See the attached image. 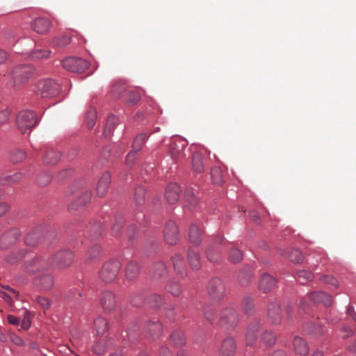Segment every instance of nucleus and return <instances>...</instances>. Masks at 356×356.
<instances>
[{"mask_svg": "<svg viewBox=\"0 0 356 356\" xmlns=\"http://www.w3.org/2000/svg\"><path fill=\"white\" fill-rule=\"evenodd\" d=\"M283 313L286 315V319L291 321L293 316V309L290 305L282 308L280 303L275 300L268 304L266 318L270 324L279 325L283 321Z\"/></svg>", "mask_w": 356, "mask_h": 356, "instance_id": "obj_1", "label": "nucleus"}, {"mask_svg": "<svg viewBox=\"0 0 356 356\" xmlns=\"http://www.w3.org/2000/svg\"><path fill=\"white\" fill-rule=\"evenodd\" d=\"M33 67L29 65L15 66L10 74V83L14 90L24 86L33 74Z\"/></svg>", "mask_w": 356, "mask_h": 356, "instance_id": "obj_2", "label": "nucleus"}, {"mask_svg": "<svg viewBox=\"0 0 356 356\" xmlns=\"http://www.w3.org/2000/svg\"><path fill=\"white\" fill-rule=\"evenodd\" d=\"M332 303V298L324 291H314L307 294L301 300V305L303 307L312 305L322 304L329 307Z\"/></svg>", "mask_w": 356, "mask_h": 356, "instance_id": "obj_3", "label": "nucleus"}, {"mask_svg": "<svg viewBox=\"0 0 356 356\" xmlns=\"http://www.w3.org/2000/svg\"><path fill=\"white\" fill-rule=\"evenodd\" d=\"M16 123L19 131L24 134L36 124V115L31 111H22L18 113Z\"/></svg>", "mask_w": 356, "mask_h": 356, "instance_id": "obj_4", "label": "nucleus"}, {"mask_svg": "<svg viewBox=\"0 0 356 356\" xmlns=\"http://www.w3.org/2000/svg\"><path fill=\"white\" fill-rule=\"evenodd\" d=\"M37 92L44 98L54 97L59 95L60 86L53 79H46L38 82Z\"/></svg>", "mask_w": 356, "mask_h": 356, "instance_id": "obj_5", "label": "nucleus"}, {"mask_svg": "<svg viewBox=\"0 0 356 356\" xmlns=\"http://www.w3.org/2000/svg\"><path fill=\"white\" fill-rule=\"evenodd\" d=\"M121 268L120 263L117 260L106 262L99 272L100 279L104 282H111L118 276Z\"/></svg>", "mask_w": 356, "mask_h": 356, "instance_id": "obj_6", "label": "nucleus"}, {"mask_svg": "<svg viewBox=\"0 0 356 356\" xmlns=\"http://www.w3.org/2000/svg\"><path fill=\"white\" fill-rule=\"evenodd\" d=\"M52 265V261L44 257H35L25 264V270L29 273H35L47 270Z\"/></svg>", "mask_w": 356, "mask_h": 356, "instance_id": "obj_7", "label": "nucleus"}, {"mask_svg": "<svg viewBox=\"0 0 356 356\" xmlns=\"http://www.w3.org/2000/svg\"><path fill=\"white\" fill-rule=\"evenodd\" d=\"M62 64L67 70L76 73L83 72L89 67L87 60L74 56L66 58L63 60Z\"/></svg>", "mask_w": 356, "mask_h": 356, "instance_id": "obj_8", "label": "nucleus"}, {"mask_svg": "<svg viewBox=\"0 0 356 356\" xmlns=\"http://www.w3.org/2000/svg\"><path fill=\"white\" fill-rule=\"evenodd\" d=\"M239 321V315L233 307H227L220 314L219 323L227 328L234 327Z\"/></svg>", "mask_w": 356, "mask_h": 356, "instance_id": "obj_9", "label": "nucleus"}, {"mask_svg": "<svg viewBox=\"0 0 356 356\" xmlns=\"http://www.w3.org/2000/svg\"><path fill=\"white\" fill-rule=\"evenodd\" d=\"M74 259V254L69 250H61L51 258L52 265L58 268H65L70 266Z\"/></svg>", "mask_w": 356, "mask_h": 356, "instance_id": "obj_10", "label": "nucleus"}, {"mask_svg": "<svg viewBox=\"0 0 356 356\" xmlns=\"http://www.w3.org/2000/svg\"><path fill=\"white\" fill-rule=\"evenodd\" d=\"M224 243L225 241L220 235L214 236L211 244L209 246L206 251L207 259L210 261L216 263L220 260L221 245H222Z\"/></svg>", "mask_w": 356, "mask_h": 356, "instance_id": "obj_11", "label": "nucleus"}, {"mask_svg": "<svg viewBox=\"0 0 356 356\" xmlns=\"http://www.w3.org/2000/svg\"><path fill=\"white\" fill-rule=\"evenodd\" d=\"M207 290L209 296L213 300H220L225 294V286L222 281L218 277L209 282Z\"/></svg>", "mask_w": 356, "mask_h": 356, "instance_id": "obj_12", "label": "nucleus"}, {"mask_svg": "<svg viewBox=\"0 0 356 356\" xmlns=\"http://www.w3.org/2000/svg\"><path fill=\"white\" fill-rule=\"evenodd\" d=\"M20 237V232L17 228H12L5 232L0 238V248L8 249L17 241Z\"/></svg>", "mask_w": 356, "mask_h": 356, "instance_id": "obj_13", "label": "nucleus"}, {"mask_svg": "<svg viewBox=\"0 0 356 356\" xmlns=\"http://www.w3.org/2000/svg\"><path fill=\"white\" fill-rule=\"evenodd\" d=\"M179 236L177 224L174 221L168 222L163 230L165 241L169 245H175L179 240Z\"/></svg>", "mask_w": 356, "mask_h": 356, "instance_id": "obj_14", "label": "nucleus"}, {"mask_svg": "<svg viewBox=\"0 0 356 356\" xmlns=\"http://www.w3.org/2000/svg\"><path fill=\"white\" fill-rule=\"evenodd\" d=\"M100 304L106 312L114 311L117 306L115 294L110 291H104L100 296Z\"/></svg>", "mask_w": 356, "mask_h": 356, "instance_id": "obj_15", "label": "nucleus"}, {"mask_svg": "<svg viewBox=\"0 0 356 356\" xmlns=\"http://www.w3.org/2000/svg\"><path fill=\"white\" fill-rule=\"evenodd\" d=\"M262 323L260 320L252 321L248 327L245 334V341L247 345L252 346L257 339V332L261 327Z\"/></svg>", "mask_w": 356, "mask_h": 356, "instance_id": "obj_16", "label": "nucleus"}, {"mask_svg": "<svg viewBox=\"0 0 356 356\" xmlns=\"http://www.w3.org/2000/svg\"><path fill=\"white\" fill-rule=\"evenodd\" d=\"M277 284L276 279L268 273H263L259 282V289L264 293L271 291Z\"/></svg>", "mask_w": 356, "mask_h": 356, "instance_id": "obj_17", "label": "nucleus"}, {"mask_svg": "<svg viewBox=\"0 0 356 356\" xmlns=\"http://www.w3.org/2000/svg\"><path fill=\"white\" fill-rule=\"evenodd\" d=\"M293 348L296 355L298 356H306L309 351V346L306 340L298 335L293 337Z\"/></svg>", "mask_w": 356, "mask_h": 356, "instance_id": "obj_18", "label": "nucleus"}, {"mask_svg": "<svg viewBox=\"0 0 356 356\" xmlns=\"http://www.w3.org/2000/svg\"><path fill=\"white\" fill-rule=\"evenodd\" d=\"M181 192L180 186L175 183H171L168 185L165 189V197L169 204H173L179 199Z\"/></svg>", "mask_w": 356, "mask_h": 356, "instance_id": "obj_19", "label": "nucleus"}, {"mask_svg": "<svg viewBox=\"0 0 356 356\" xmlns=\"http://www.w3.org/2000/svg\"><path fill=\"white\" fill-rule=\"evenodd\" d=\"M51 27V22L48 19L38 17L31 24L32 29L36 33L43 34L49 31Z\"/></svg>", "mask_w": 356, "mask_h": 356, "instance_id": "obj_20", "label": "nucleus"}, {"mask_svg": "<svg viewBox=\"0 0 356 356\" xmlns=\"http://www.w3.org/2000/svg\"><path fill=\"white\" fill-rule=\"evenodd\" d=\"M54 278L50 274H43L35 280V285L41 290H49L54 285Z\"/></svg>", "mask_w": 356, "mask_h": 356, "instance_id": "obj_21", "label": "nucleus"}, {"mask_svg": "<svg viewBox=\"0 0 356 356\" xmlns=\"http://www.w3.org/2000/svg\"><path fill=\"white\" fill-rule=\"evenodd\" d=\"M236 349V341L232 337L225 338L220 347V353L225 356H229L234 354Z\"/></svg>", "mask_w": 356, "mask_h": 356, "instance_id": "obj_22", "label": "nucleus"}, {"mask_svg": "<svg viewBox=\"0 0 356 356\" xmlns=\"http://www.w3.org/2000/svg\"><path fill=\"white\" fill-rule=\"evenodd\" d=\"M111 177L109 172H104L98 181L97 186V193L98 196L103 197L106 195Z\"/></svg>", "mask_w": 356, "mask_h": 356, "instance_id": "obj_23", "label": "nucleus"}, {"mask_svg": "<svg viewBox=\"0 0 356 356\" xmlns=\"http://www.w3.org/2000/svg\"><path fill=\"white\" fill-rule=\"evenodd\" d=\"M202 234L203 229L200 225L192 224L188 231L189 241L195 245H199L202 241Z\"/></svg>", "mask_w": 356, "mask_h": 356, "instance_id": "obj_24", "label": "nucleus"}, {"mask_svg": "<svg viewBox=\"0 0 356 356\" xmlns=\"http://www.w3.org/2000/svg\"><path fill=\"white\" fill-rule=\"evenodd\" d=\"M151 274L154 281H159L167 275V267L163 262H156L151 268Z\"/></svg>", "mask_w": 356, "mask_h": 356, "instance_id": "obj_25", "label": "nucleus"}, {"mask_svg": "<svg viewBox=\"0 0 356 356\" xmlns=\"http://www.w3.org/2000/svg\"><path fill=\"white\" fill-rule=\"evenodd\" d=\"M184 200L190 209L195 208L198 204V198L195 193V191L192 188H187L184 193Z\"/></svg>", "mask_w": 356, "mask_h": 356, "instance_id": "obj_26", "label": "nucleus"}, {"mask_svg": "<svg viewBox=\"0 0 356 356\" xmlns=\"http://www.w3.org/2000/svg\"><path fill=\"white\" fill-rule=\"evenodd\" d=\"M92 196L91 191H86L84 192L78 200H76L75 202H72L69 205V210H76L79 207H83L87 203H88L90 200Z\"/></svg>", "mask_w": 356, "mask_h": 356, "instance_id": "obj_27", "label": "nucleus"}, {"mask_svg": "<svg viewBox=\"0 0 356 356\" xmlns=\"http://www.w3.org/2000/svg\"><path fill=\"white\" fill-rule=\"evenodd\" d=\"M241 305L245 314L250 316L255 313L256 309L254 301L250 296H245L243 298Z\"/></svg>", "mask_w": 356, "mask_h": 356, "instance_id": "obj_28", "label": "nucleus"}, {"mask_svg": "<svg viewBox=\"0 0 356 356\" xmlns=\"http://www.w3.org/2000/svg\"><path fill=\"white\" fill-rule=\"evenodd\" d=\"M175 270L181 277L186 275V268L183 257L180 254H176L172 258Z\"/></svg>", "mask_w": 356, "mask_h": 356, "instance_id": "obj_29", "label": "nucleus"}, {"mask_svg": "<svg viewBox=\"0 0 356 356\" xmlns=\"http://www.w3.org/2000/svg\"><path fill=\"white\" fill-rule=\"evenodd\" d=\"M60 158V154L58 152L49 149L44 152L42 159L46 165H54L58 162Z\"/></svg>", "mask_w": 356, "mask_h": 356, "instance_id": "obj_30", "label": "nucleus"}, {"mask_svg": "<svg viewBox=\"0 0 356 356\" xmlns=\"http://www.w3.org/2000/svg\"><path fill=\"white\" fill-rule=\"evenodd\" d=\"M101 255V247L95 244L90 248L86 255V262L92 263L96 261Z\"/></svg>", "mask_w": 356, "mask_h": 356, "instance_id": "obj_31", "label": "nucleus"}, {"mask_svg": "<svg viewBox=\"0 0 356 356\" xmlns=\"http://www.w3.org/2000/svg\"><path fill=\"white\" fill-rule=\"evenodd\" d=\"M280 254L286 257L291 261L298 264L301 263L304 258L301 252L293 248H290Z\"/></svg>", "mask_w": 356, "mask_h": 356, "instance_id": "obj_32", "label": "nucleus"}, {"mask_svg": "<svg viewBox=\"0 0 356 356\" xmlns=\"http://www.w3.org/2000/svg\"><path fill=\"white\" fill-rule=\"evenodd\" d=\"M94 327L97 334H103L108 330V322L103 317H97L94 320Z\"/></svg>", "mask_w": 356, "mask_h": 356, "instance_id": "obj_33", "label": "nucleus"}, {"mask_svg": "<svg viewBox=\"0 0 356 356\" xmlns=\"http://www.w3.org/2000/svg\"><path fill=\"white\" fill-rule=\"evenodd\" d=\"M277 336L275 333L271 330H266L261 334V341L267 347L274 345L276 342Z\"/></svg>", "mask_w": 356, "mask_h": 356, "instance_id": "obj_34", "label": "nucleus"}, {"mask_svg": "<svg viewBox=\"0 0 356 356\" xmlns=\"http://www.w3.org/2000/svg\"><path fill=\"white\" fill-rule=\"evenodd\" d=\"M139 266L135 261H131L127 264L125 270L127 279L133 280L136 278L139 274Z\"/></svg>", "mask_w": 356, "mask_h": 356, "instance_id": "obj_35", "label": "nucleus"}, {"mask_svg": "<svg viewBox=\"0 0 356 356\" xmlns=\"http://www.w3.org/2000/svg\"><path fill=\"white\" fill-rule=\"evenodd\" d=\"M188 262L193 269H199L201 266L200 256L194 250L190 249L188 253Z\"/></svg>", "mask_w": 356, "mask_h": 356, "instance_id": "obj_36", "label": "nucleus"}, {"mask_svg": "<svg viewBox=\"0 0 356 356\" xmlns=\"http://www.w3.org/2000/svg\"><path fill=\"white\" fill-rule=\"evenodd\" d=\"M192 168L196 173H202L204 172L203 157L200 154H194L192 160Z\"/></svg>", "mask_w": 356, "mask_h": 356, "instance_id": "obj_37", "label": "nucleus"}, {"mask_svg": "<svg viewBox=\"0 0 356 356\" xmlns=\"http://www.w3.org/2000/svg\"><path fill=\"white\" fill-rule=\"evenodd\" d=\"M314 274L310 270H299L296 272V279L301 284L312 281L314 279Z\"/></svg>", "mask_w": 356, "mask_h": 356, "instance_id": "obj_38", "label": "nucleus"}, {"mask_svg": "<svg viewBox=\"0 0 356 356\" xmlns=\"http://www.w3.org/2000/svg\"><path fill=\"white\" fill-rule=\"evenodd\" d=\"M180 145L177 143L172 144L170 148V155L174 161H177L182 154L183 149L186 146L182 140H179Z\"/></svg>", "mask_w": 356, "mask_h": 356, "instance_id": "obj_39", "label": "nucleus"}, {"mask_svg": "<svg viewBox=\"0 0 356 356\" xmlns=\"http://www.w3.org/2000/svg\"><path fill=\"white\" fill-rule=\"evenodd\" d=\"M145 330L149 335L154 336L160 333L162 326L158 321H150L146 323Z\"/></svg>", "mask_w": 356, "mask_h": 356, "instance_id": "obj_40", "label": "nucleus"}, {"mask_svg": "<svg viewBox=\"0 0 356 356\" xmlns=\"http://www.w3.org/2000/svg\"><path fill=\"white\" fill-rule=\"evenodd\" d=\"M119 119L117 116L111 115H110L106 120L104 134L106 137H108L111 136L113 130L115 129V126L118 124Z\"/></svg>", "mask_w": 356, "mask_h": 356, "instance_id": "obj_41", "label": "nucleus"}, {"mask_svg": "<svg viewBox=\"0 0 356 356\" xmlns=\"http://www.w3.org/2000/svg\"><path fill=\"white\" fill-rule=\"evenodd\" d=\"M211 177L213 183L217 185H222L224 182L222 170L219 167H214L211 170Z\"/></svg>", "mask_w": 356, "mask_h": 356, "instance_id": "obj_42", "label": "nucleus"}, {"mask_svg": "<svg viewBox=\"0 0 356 356\" xmlns=\"http://www.w3.org/2000/svg\"><path fill=\"white\" fill-rule=\"evenodd\" d=\"M40 238V234L38 230H33L29 233L26 237L25 242L27 245L35 246L38 244Z\"/></svg>", "mask_w": 356, "mask_h": 356, "instance_id": "obj_43", "label": "nucleus"}, {"mask_svg": "<svg viewBox=\"0 0 356 356\" xmlns=\"http://www.w3.org/2000/svg\"><path fill=\"white\" fill-rule=\"evenodd\" d=\"M26 254V250L24 249H22L17 252H12L7 257L6 260L10 264H15L20 261L22 258H24Z\"/></svg>", "mask_w": 356, "mask_h": 356, "instance_id": "obj_44", "label": "nucleus"}, {"mask_svg": "<svg viewBox=\"0 0 356 356\" xmlns=\"http://www.w3.org/2000/svg\"><path fill=\"white\" fill-rule=\"evenodd\" d=\"M124 223V218L122 216H117L111 228V234L114 236H119Z\"/></svg>", "mask_w": 356, "mask_h": 356, "instance_id": "obj_45", "label": "nucleus"}, {"mask_svg": "<svg viewBox=\"0 0 356 356\" xmlns=\"http://www.w3.org/2000/svg\"><path fill=\"white\" fill-rule=\"evenodd\" d=\"M71 42V37L70 35H62L55 37L52 40V44L57 47H63Z\"/></svg>", "mask_w": 356, "mask_h": 356, "instance_id": "obj_46", "label": "nucleus"}, {"mask_svg": "<svg viewBox=\"0 0 356 356\" xmlns=\"http://www.w3.org/2000/svg\"><path fill=\"white\" fill-rule=\"evenodd\" d=\"M145 189L142 186H138L135 189L134 199L137 205H142L145 202Z\"/></svg>", "mask_w": 356, "mask_h": 356, "instance_id": "obj_47", "label": "nucleus"}, {"mask_svg": "<svg viewBox=\"0 0 356 356\" xmlns=\"http://www.w3.org/2000/svg\"><path fill=\"white\" fill-rule=\"evenodd\" d=\"M146 139H147V136L145 134L142 133V134L138 135L134 140V143L132 145V150H134L136 152L140 151V149L142 148L143 145H144Z\"/></svg>", "mask_w": 356, "mask_h": 356, "instance_id": "obj_48", "label": "nucleus"}, {"mask_svg": "<svg viewBox=\"0 0 356 356\" xmlns=\"http://www.w3.org/2000/svg\"><path fill=\"white\" fill-rule=\"evenodd\" d=\"M243 258L242 252L235 248H232L229 253V260L234 263H238L241 261Z\"/></svg>", "mask_w": 356, "mask_h": 356, "instance_id": "obj_49", "label": "nucleus"}, {"mask_svg": "<svg viewBox=\"0 0 356 356\" xmlns=\"http://www.w3.org/2000/svg\"><path fill=\"white\" fill-rule=\"evenodd\" d=\"M172 342L177 346H182L185 343V337L182 332L175 331L171 334Z\"/></svg>", "mask_w": 356, "mask_h": 356, "instance_id": "obj_50", "label": "nucleus"}, {"mask_svg": "<svg viewBox=\"0 0 356 356\" xmlns=\"http://www.w3.org/2000/svg\"><path fill=\"white\" fill-rule=\"evenodd\" d=\"M83 295L81 291L74 290L69 292L67 299L76 305H79L81 303V298Z\"/></svg>", "mask_w": 356, "mask_h": 356, "instance_id": "obj_51", "label": "nucleus"}, {"mask_svg": "<svg viewBox=\"0 0 356 356\" xmlns=\"http://www.w3.org/2000/svg\"><path fill=\"white\" fill-rule=\"evenodd\" d=\"M22 178V175L20 172H17L13 175H10L0 179V184L4 185L11 183H15L19 181Z\"/></svg>", "mask_w": 356, "mask_h": 356, "instance_id": "obj_52", "label": "nucleus"}, {"mask_svg": "<svg viewBox=\"0 0 356 356\" xmlns=\"http://www.w3.org/2000/svg\"><path fill=\"white\" fill-rule=\"evenodd\" d=\"M308 332L315 337H319L325 334V330L321 325L312 324L309 327Z\"/></svg>", "mask_w": 356, "mask_h": 356, "instance_id": "obj_53", "label": "nucleus"}, {"mask_svg": "<svg viewBox=\"0 0 356 356\" xmlns=\"http://www.w3.org/2000/svg\"><path fill=\"white\" fill-rule=\"evenodd\" d=\"M168 291L174 296H178L181 293V288L176 282H171L168 284Z\"/></svg>", "mask_w": 356, "mask_h": 356, "instance_id": "obj_54", "label": "nucleus"}, {"mask_svg": "<svg viewBox=\"0 0 356 356\" xmlns=\"http://www.w3.org/2000/svg\"><path fill=\"white\" fill-rule=\"evenodd\" d=\"M125 90V86L121 83H116L112 86L111 92L115 97H119Z\"/></svg>", "mask_w": 356, "mask_h": 356, "instance_id": "obj_55", "label": "nucleus"}, {"mask_svg": "<svg viewBox=\"0 0 356 356\" xmlns=\"http://www.w3.org/2000/svg\"><path fill=\"white\" fill-rule=\"evenodd\" d=\"M31 313L26 310L21 324L22 329L27 330L31 327Z\"/></svg>", "mask_w": 356, "mask_h": 356, "instance_id": "obj_56", "label": "nucleus"}, {"mask_svg": "<svg viewBox=\"0 0 356 356\" xmlns=\"http://www.w3.org/2000/svg\"><path fill=\"white\" fill-rule=\"evenodd\" d=\"M50 54V51L43 49H36L31 54L33 59H41L47 58Z\"/></svg>", "mask_w": 356, "mask_h": 356, "instance_id": "obj_57", "label": "nucleus"}, {"mask_svg": "<svg viewBox=\"0 0 356 356\" xmlns=\"http://www.w3.org/2000/svg\"><path fill=\"white\" fill-rule=\"evenodd\" d=\"M320 280L324 283L329 284L335 287L339 286V283H338L337 280L332 276H330L327 275H323L321 276Z\"/></svg>", "mask_w": 356, "mask_h": 356, "instance_id": "obj_58", "label": "nucleus"}, {"mask_svg": "<svg viewBox=\"0 0 356 356\" xmlns=\"http://www.w3.org/2000/svg\"><path fill=\"white\" fill-rule=\"evenodd\" d=\"M238 277L242 286H247L250 282L252 275L249 273H240Z\"/></svg>", "mask_w": 356, "mask_h": 356, "instance_id": "obj_59", "label": "nucleus"}, {"mask_svg": "<svg viewBox=\"0 0 356 356\" xmlns=\"http://www.w3.org/2000/svg\"><path fill=\"white\" fill-rule=\"evenodd\" d=\"M26 158V153L22 150H17L15 151L11 158V160L14 163H18L23 160H24Z\"/></svg>", "mask_w": 356, "mask_h": 356, "instance_id": "obj_60", "label": "nucleus"}, {"mask_svg": "<svg viewBox=\"0 0 356 356\" xmlns=\"http://www.w3.org/2000/svg\"><path fill=\"white\" fill-rule=\"evenodd\" d=\"M204 317L210 322L213 323L216 319V314L212 307H206L204 312Z\"/></svg>", "mask_w": 356, "mask_h": 356, "instance_id": "obj_61", "label": "nucleus"}, {"mask_svg": "<svg viewBox=\"0 0 356 356\" xmlns=\"http://www.w3.org/2000/svg\"><path fill=\"white\" fill-rule=\"evenodd\" d=\"M51 179V177L49 174L44 173L38 177V184L41 186H45L50 182Z\"/></svg>", "mask_w": 356, "mask_h": 356, "instance_id": "obj_62", "label": "nucleus"}, {"mask_svg": "<svg viewBox=\"0 0 356 356\" xmlns=\"http://www.w3.org/2000/svg\"><path fill=\"white\" fill-rule=\"evenodd\" d=\"M38 303L44 309H48L50 307V301L49 300L43 296H38L36 298Z\"/></svg>", "mask_w": 356, "mask_h": 356, "instance_id": "obj_63", "label": "nucleus"}, {"mask_svg": "<svg viewBox=\"0 0 356 356\" xmlns=\"http://www.w3.org/2000/svg\"><path fill=\"white\" fill-rule=\"evenodd\" d=\"M92 349L97 355H101L106 350L104 345L101 341L95 342Z\"/></svg>", "mask_w": 356, "mask_h": 356, "instance_id": "obj_64", "label": "nucleus"}]
</instances>
